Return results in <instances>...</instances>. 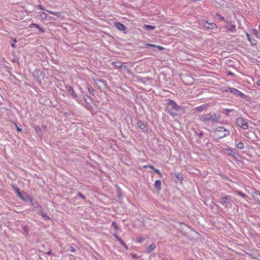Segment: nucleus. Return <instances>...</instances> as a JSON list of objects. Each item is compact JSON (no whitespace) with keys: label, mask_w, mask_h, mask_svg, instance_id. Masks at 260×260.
<instances>
[{"label":"nucleus","mask_w":260,"mask_h":260,"mask_svg":"<svg viewBox=\"0 0 260 260\" xmlns=\"http://www.w3.org/2000/svg\"><path fill=\"white\" fill-rule=\"evenodd\" d=\"M168 104L169 113L174 117L178 115L183 110L182 107L178 106L173 100H168Z\"/></svg>","instance_id":"1"},{"label":"nucleus","mask_w":260,"mask_h":260,"mask_svg":"<svg viewBox=\"0 0 260 260\" xmlns=\"http://www.w3.org/2000/svg\"><path fill=\"white\" fill-rule=\"evenodd\" d=\"M220 118V115L216 113H208L202 115L200 117V119L206 122L207 121H211L212 122H217Z\"/></svg>","instance_id":"2"},{"label":"nucleus","mask_w":260,"mask_h":260,"mask_svg":"<svg viewBox=\"0 0 260 260\" xmlns=\"http://www.w3.org/2000/svg\"><path fill=\"white\" fill-rule=\"evenodd\" d=\"M12 187L14 189V191L17 194V196L23 201H30V202H32V199L29 197L26 193H21L19 188L17 187L14 186L13 184H12Z\"/></svg>","instance_id":"3"},{"label":"nucleus","mask_w":260,"mask_h":260,"mask_svg":"<svg viewBox=\"0 0 260 260\" xmlns=\"http://www.w3.org/2000/svg\"><path fill=\"white\" fill-rule=\"evenodd\" d=\"M215 133L219 138H222L230 135L229 131L223 127H218L216 128Z\"/></svg>","instance_id":"4"},{"label":"nucleus","mask_w":260,"mask_h":260,"mask_svg":"<svg viewBox=\"0 0 260 260\" xmlns=\"http://www.w3.org/2000/svg\"><path fill=\"white\" fill-rule=\"evenodd\" d=\"M237 125L244 129H247L248 127V123L246 119L243 118H238L236 120Z\"/></svg>","instance_id":"5"},{"label":"nucleus","mask_w":260,"mask_h":260,"mask_svg":"<svg viewBox=\"0 0 260 260\" xmlns=\"http://www.w3.org/2000/svg\"><path fill=\"white\" fill-rule=\"evenodd\" d=\"M227 91L237 96H240L241 98H244L245 96L244 93L235 88H229Z\"/></svg>","instance_id":"6"},{"label":"nucleus","mask_w":260,"mask_h":260,"mask_svg":"<svg viewBox=\"0 0 260 260\" xmlns=\"http://www.w3.org/2000/svg\"><path fill=\"white\" fill-rule=\"evenodd\" d=\"M200 25L205 28H209L213 29L216 27V24L214 23H209L206 21H202L200 23Z\"/></svg>","instance_id":"7"},{"label":"nucleus","mask_w":260,"mask_h":260,"mask_svg":"<svg viewBox=\"0 0 260 260\" xmlns=\"http://www.w3.org/2000/svg\"><path fill=\"white\" fill-rule=\"evenodd\" d=\"M67 88L68 91L70 93L71 97L72 98L75 99L77 102H78V101L77 99V94L74 91L73 88L70 86L67 87Z\"/></svg>","instance_id":"8"},{"label":"nucleus","mask_w":260,"mask_h":260,"mask_svg":"<svg viewBox=\"0 0 260 260\" xmlns=\"http://www.w3.org/2000/svg\"><path fill=\"white\" fill-rule=\"evenodd\" d=\"M253 198H254L255 203H258L260 204V194L255 193L253 194Z\"/></svg>","instance_id":"9"},{"label":"nucleus","mask_w":260,"mask_h":260,"mask_svg":"<svg viewBox=\"0 0 260 260\" xmlns=\"http://www.w3.org/2000/svg\"><path fill=\"white\" fill-rule=\"evenodd\" d=\"M137 125L140 129L144 131L146 129V124L143 121H139L137 123Z\"/></svg>","instance_id":"10"},{"label":"nucleus","mask_w":260,"mask_h":260,"mask_svg":"<svg viewBox=\"0 0 260 260\" xmlns=\"http://www.w3.org/2000/svg\"><path fill=\"white\" fill-rule=\"evenodd\" d=\"M115 26L120 30H124L125 29L124 25L120 23H116Z\"/></svg>","instance_id":"11"},{"label":"nucleus","mask_w":260,"mask_h":260,"mask_svg":"<svg viewBox=\"0 0 260 260\" xmlns=\"http://www.w3.org/2000/svg\"><path fill=\"white\" fill-rule=\"evenodd\" d=\"M225 28L231 32H234L236 31V26L235 25H232L231 26H226Z\"/></svg>","instance_id":"12"},{"label":"nucleus","mask_w":260,"mask_h":260,"mask_svg":"<svg viewBox=\"0 0 260 260\" xmlns=\"http://www.w3.org/2000/svg\"><path fill=\"white\" fill-rule=\"evenodd\" d=\"M160 185H161V182L160 180H156V181L155 182L154 186L155 187L158 189L159 190L160 189Z\"/></svg>","instance_id":"13"},{"label":"nucleus","mask_w":260,"mask_h":260,"mask_svg":"<svg viewBox=\"0 0 260 260\" xmlns=\"http://www.w3.org/2000/svg\"><path fill=\"white\" fill-rule=\"evenodd\" d=\"M207 108V106L205 105H202L201 106H199L196 108V110L199 112H201L203 111Z\"/></svg>","instance_id":"14"},{"label":"nucleus","mask_w":260,"mask_h":260,"mask_svg":"<svg viewBox=\"0 0 260 260\" xmlns=\"http://www.w3.org/2000/svg\"><path fill=\"white\" fill-rule=\"evenodd\" d=\"M112 64L113 66H114V67H115L117 68H120L122 67V63L119 61L113 62L112 63Z\"/></svg>","instance_id":"15"},{"label":"nucleus","mask_w":260,"mask_h":260,"mask_svg":"<svg viewBox=\"0 0 260 260\" xmlns=\"http://www.w3.org/2000/svg\"><path fill=\"white\" fill-rule=\"evenodd\" d=\"M143 28H144L145 30H152L154 29L155 27H154V26H151V25H145L144 26Z\"/></svg>","instance_id":"16"},{"label":"nucleus","mask_w":260,"mask_h":260,"mask_svg":"<svg viewBox=\"0 0 260 260\" xmlns=\"http://www.w3.org/2000/svg\"><path fill=\"white\" fill-rule=\"evenodd\" d=\"M40 17H41V19H42V20L49 19L48 18L47 15L45 12H42L40 13Z\"/></svg>","instance_id":"17"},{"label":"nucleus","mask_w":260,"mask_h":260,"mask_svg":"<svg viewBox=\"0 0 260 260\" xmlns=\"http://www.w3.org/2000/svg\"><path fill=\"white\" fill-rule=\"evenodd\" d=\"M236 192L238 195L241 196V197H242L243 198L245 199L246 200H247V196L245 194L243 193L242 192H241L239 190H236Z\"/></svg>","instance_id":"18"},{"label":"nucleus","mask_w":260,"mask_h":260,"mask_svg":"<svg viewBox=\"0 0 260 260\" xmlns=\"http://www.w3.org/2000/svg\"><path fill=\"white\" fill-rule=\"evenodd\" d=\"M155 248V246L154 244L150 245L147 248V252H150L154 250Z\"/></svg>","instance_id":"19"},{"label":"nucleus","mask_w":260,"mask_h":260,"mask_svg":"<svg viewBox=\"0 0 260 260\" xmlns=\"http://www.w3.org/2000/svg\"><path fill=\"white\" fill-rule=\"evenodd\" d=\"M236 146L239 149H243L244 148V144L241 142L237 143Z\"/></svg>","instance_id":"20"},{"label":"nucleus","mask_w":260,"mask_h":260,"mask_svg":"<svg viewBox=\"0 0 260 260\" xmlns=\"http://www.w3.org/2000/svg\"><path fill=\"white\" fill-rule=\"evenodd\" d=\"M229 196H225L222 198V204H228L229 202Z\"/></svg>","instance_id":"21"},{"label":"nucleus","mask_w":260,"mask_h":260,"mask_svg":"<svg viewBox=\"0 0 260 260\" xmlns=\"http://www.w3.org/2000/svg\"><path fill=\"white\" fill-rule=\"evenodd\" d=\"M46 11H47V12H48L50 14H52V15H55V16H59V14H60V13H58V12H53V11H49V10H46Z\"/></svg>","instance_id":"22"},{"label":"nucleus","mask_w":260,"mask_h":260,"mask_svg":"<svg viewBox=\"0 0 260 260\" xmlns=\"http://www.w3.org/2000/svg\"><path fill=\"white\" fill-rule=\"evenodd\" d=\"M247 39L248 40V41L251 43V44L252 45H255V43H254L253 42H252V38L251 37V36H250V35L248 33H247Z\"/></svg>","instance_id":"23"},{"label":"nucleus","mask_w":260,"mask_h":260,"mask_svg":"<svg viewBox=\"0 0 260 260\" xmlns=\"http://www.w3.org/2000/svg\"><path fill=\"white\" fill-rule=\"evenodd\" d=\"M114 236L116 238V239L117 240V241H118L120 243V244L121 245L123 244L124 242L118 236H117L116 235H114Z\"/></svg>","instance_id":"24"},{"label":"nucleus","mask_w":260,"mask_h":260,"mask_svg":"<svg viewBox=\"0 0 260 260\" xmlns=\"http://www.w3.org/2000/svg\"><path fill=\"white\" fill-rule=\"evenodd\" d=\"M112 225L115 229V230H118V226L116 222L113 221L112 223Z\"/></svg>","instance_id":"25"},{"label":"nucleus","mask_w":260,"mask_h":260,"mask_svg":"<svg viewBox=\"0 0 260 260\" xmlns=\"http://www.w3.org/2000/svg\"><path fill=\"white\" fill-rule=\"evenodd\" d=\"M252 32L253 34V35L257 38H258V31L255 29H254L252 30Z\"/></svg>","instance_id":"26"},{"label":"nucleus","mask_w":260,"mask_h":260,"mask_svg":"<svg viewBox=\"0 0 260 260\" xmlns=\"http://www.w3.org/2000/svg\"><path fill=\"white\" fill-rule=\"evenodd\" d=\"M88 90L90 93H91V94L93 93L94 89L91 86H88Z\"/></svg>","instance_id":"27"},{"label":"nucleus","mask_w":260,"mask_h":260,"mask_svg":"<svg viewBox=\"0 0 260 260\" xmlns=\"http://www.w3.org/2000/svg\"><path fill=\"white\" fill-rule=\"evenodd\" d=\"M32 203V205L33 206H34V207L36 208H40L41 209V207L40 206V205L38 204V203H36V204H34V203L31 202Z\"/></svg>","instance_id":"28"},{"label":"nucleus","mask_w":260,"mask_h":260,"mask_svg":"<svg viewBox=\"0 0 260 260\" xmlns=\"http://www.w3.org/2000/svg\"><path fill=\"white\" fill-rule=\"evenodd\" d=\"M144 241V238H142V237H141V238H139L137 239L136 241L137 243H141V242H142L143 241Z\"/></svg>","instance_id":"29"},{"label":"nucleus","mask_w":260,"mask_h":260,"mask_svg":"<svg viewBox=\"0 0 260 260\" xmlns=\"http://www.w3.org/2000/svg\"><path fill=\"white\" fill-rule=\"evenodd\" d=\"M41 215L42 217H44V218L46 219H50V218L48 216L43 214V213L41 214Z\"/></svg>","instance_id":"30"},{"label":"nucleus","mask_w":260,"mask_h":260,"mask_svg":"<svg viewBox=\"0 0 260 260\" xmlns=\"http://www.w3.org/2000/svg\"><path fill=\"white\" fill-rule=\"evenodd\" d=\"M148 45L150 46H152V47H157V48H158L160 50H161L162 49V48L161 47L159 46L154 45H151V44H149Z\"/></svg>","instance_id":"31"},{"label":"nucleus","mask_w":260,"mask_h":260,"mask_svg":"<svg viewBox=\"0 0 260 260\" xmlns=\"http://www.w3.org/2000/svg\"><path fill=\"white\" fill-rule=\"evenodd\" d=\"M16 43V40L15 39H14L13 40V43H11V46L13 48H15V44Z\"/></svg>","instance_id":"32"},{"label":"nucleus","mask_w":260,"mask_h":260,"mask_svg":"<svg viewBox=\"0 0 260 260\" xmlns=\"http://www.w3.org/2000/svg\"><path fill=\"white\" fill-rule=\"evenodd\" d=\"M30 27H39V25L35 23H31L30 26Z\"/></svg>","instance_id":"33"},{"label":"nucleus","mask_w":260,"mask_h":260,"mask_svg":"<svg viewBox=\"0 0 260 260\" xmlns=\"http://www.w3.org/2000/svg\"><path fill=\"white\" fill-rule=\"evenodd\" d=\"M98 82H99V83H101L103 84V85L105 86H106V84L105 83V81H103V80H98Z\"/></svg>","instance_id":"34"},{"label":"nucleus","mask_w":260,"mask_h":260,"mask_svg":"<svg viewBox=\"0 0 260 260\" xmlns=\"http://www.w3.org/2000/svg\"><path fill=\"white\" fill-rule=\"evenodd\" d=\"M23 230L27 234L28 233V228L27 226H24Z\"/></svg>","instance_id":"35"},{"label":"nucleus","mask_w":260,"mask_h":260,"mask_svg":"<svg viewBox=\"0 0 260 260\" xmlns=\"http://www.w3.org/2000/svg\"><path fill=\"white\" fill-rule=\"evenodd\" d=\"M78 196H79V197H80L81 198H82V199H83L84 200L85 199V197L82 194H81V193H79Z\"/></svg>","instance_id":"36"},{"label":"nucleus","mask_w":260,"mask_h":260,"mask_svg":"<svg viewBox=\"0 0 260 260\" xmlns=\"http://www.w3.org/2000/svg\"><path fill=\"white\" fill-rule=\"evenodd\" d=\"M70 248V250L71 252H75V249L74 247L71 246Z\"/></svg>","instance_id":"37"},{"label":"nucleus","mask_w":260,"mask_h":260,"mask_svg":"<svg viewBox=\"0 0 260 260\" xmlns=\"http://www.w3.org/2000/svg\"><path fill=\"white\" fill-rule=\"evenodd\" d=\"M155 172L156 173H157V174H159V177H162V176H161V173L159 172V171L158 170H155Z\"/></svg>","instance_id":"38"},{"label":"nucleus","mask_w":260,"mask_h":260,"mask_svg":"<svg viewBox=\"0 0 260 260\" xmlns=\"http://www.w3.org/2000/svg\"><path fill=\"white\" fill-rule=\"evenodd\" d=\"M38 7L40 9L42 10H45L46 11V10H45L42 5H38Z\"/></svg>","instance_id":"39"},{"label":"nucleus","mask_w":260,"mask_h":260,"mask_svg":"<svg viewBox=\"0 0 260 260\" xmlns=\"http://www.w3.org/2000/svg\"><path fill=\"white\" fill-rule=\"evenodd\" d=\"M35 128L37 132H38L40 129V127L38 126H36Z\"/></svg>","instance_id":"40"},{"label":"nucleus","mask_w":260,"mask_h":260,"mask_svg":"<svg viewBox=\"0 0 260 260\" xmlns=\"http://www.w3.org/2000/svg\"><path fill=\"white\" fill-rule=\"evenodd\" d=\"M122 245L124 247L125 249H126V250L128 249V248L127 246L124 243H123V244H122Z\"/></svg>","instance_id":"41"},{"label":"nucleus","mask_w":260,"mask_h":260,"mask_svg":"<svg viewBox=\"0 0 260 260\" xmlns=\"http://www.w3.org/2000/svg\"><path fill=\"white\" fill-rule=\"evenodd\" d=\"M42 32H44V30L43 28H41V27H40L39 26V27H37Z\"/></svg>","instance_id":"42"},{"label":"nucleus","mask_w":260,"mask_h":260,"mask_svg":"<svg viewBox=\"0 0 260 260\" xmlns=\"http://www.w3.org/2000/svg\"><path fill=\"white\" fill-rule=\"evenodd\" d=\"M216 15L220 19H222V20L224 19V18L223 17L221 16H220L219 15L217 14Z\"/></svg>","instance_id":"43"},{"label":"nucleus","mask_w":260,"mask_h":260,"mask_svg":"<svg viewBox=\"0 0 260 260\" xmlns=\"http://www.w3.org/2000/svg\"><path fill=\"white\" fill-rule=\"evenodd\" d=\"M256 84L258 86H260V80H258L257 81Z\"/></svg>","instance_id":"44"},{"label":"nucleus","mask_w":260,"mask_h":260,"mask_svg":"<svg viewBox=\"0 0 260 260\" xmlns=\"http://www.w3.org/2000/svg\"><path fill=\"white\" fill-rule=\"evenodd\" d=\"M17 129L19 132H20L21 131V129L20 128H19L18 126H17Z\"/></svg>","instance_id":"45"},{"label":"nucleus","mask_w":260,"mask_h":260,"mask_svg":"<svg viewBox=\"0 0 260 260\" xmlns=\"http://www.w3.org/2000/svg\"><path fill=\"white\" fill-rule=\"evenodd\" d=\"M133 257H135V258H138V257H137V255H136V254H134V255H133Z\"/></svg>","instance_id":"46"},{"label":"nucleus","mask_w":260,"mask_h":260,"mask_svg":"<svg viewBox=\"0 0 260 260\" xmlns=\"http://www.w3.org/2000/svg\"><path fill=\"white\" fill-rule=\"evenodd\" d=\"M148 167H149V168H150L151 169H153V168L152 167H151V166H148Z\"/></svg>","instance_id":"47"},{"label":"nucleus","mask_w":260,"mask_h":260,"mask_svg":"<svg viewBox=\"0 0 260 260\" xmlns=\"http://www.w3.org/2000/svg\"><path fill=\"white\" fill-rule=\"evenodd\" d=\"M259 30L260 31V25L259 26Z\"/></svg>","instance_id":"48"}]
</instances>
